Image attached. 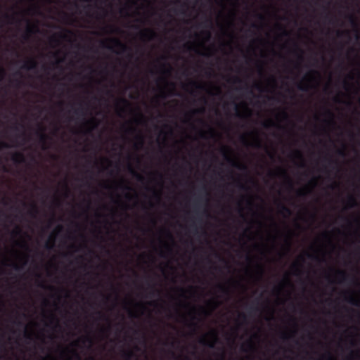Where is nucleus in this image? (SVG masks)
I'll return each instance as SVG.
<instances>
[{
	"instance_id": "1",
	"label": "nucleus",
	"mask_w": 360,
	"mask_h": 360,
	"mask_svg": "<svg viewBox=\"0 0 360 360\" xmlns=\"http://www.w3.org/2000/svg\"><path fill=\"white\" fill-rule=\"evenodd\" d=\"M110 41L114 44V45L120 49V53H125L130 50V49L124 44H123L120 39L117 38L110 39Z\"/></svg>"
},
{
	"instance_id": "2",
	"label": "nucleus",
	"mask_w": 360,
	"mask_h": 360,
	"mask_svg": "<svg viewBox=\"0 0 360 360\" xmlns=\"http://www.w3.org/2000/svg\"><path fill=\"white\" fill-rule=\"evenodd\" d=\"M140 36L142 39L151 40L157 37V33L151 29H146L141 32Z\"/></svg>"
},
{
	"instance_id": "3",
	"label": "nucleus",
	"mask_w": 360,
	"mask_h": 360,
	"mask_svg": "<svg viewBox=\"0 0 360 360\" xmlns=\"http://www.w3.org/2000/svg\"><path fill=\"white\" fill-rule=\"evenodd\" d=\"M37 68V62L33 59L30 58L25 62L22 68L26 70H35Z\"/></svg>"
},
{
	"instance_id": "4",
	"label": "nucleus",
	"mask_w": 360,
	"mask_h": 360,
	"mask_svg": "<svg viewBox=\"0 0 360 360\" xmlns=\"http://www.w3.org/2000/svg\"><path fill=\"white\" fill-rule=\"evenodd\" d=\"M11 160L15 164H20L25 162V155L21 152H16L13 153L11 156Z\"/></svg>"
},
{
	"instance_id": "5",
	"label": "nucleus",
	"mask_w": 360,
	"mask_h": 360,
	"mask_svg": "<svg viewBox=\"0 0 360 360\" xmlns=\"http://www.w3.org/2000/svg\"><path fill=\"white\" fill-rule=\"evenodd\" d=\"M36 32H38V27L36 25H31L29 24L26 28L25 33L23 34V39L25 40L28 39L30 36Z\"/></svg>"
},
{
	"instance_id": "6",
	"label": "nucleus",
	"mask_w": 360,
	"mask_h": 360,
	"mask_svg": "<svg viewBox=\"0 0 360 360\" xmlns=\"http://www.w3.org/2000/svg\"><path fill=\"white\" fill-rule=\"evenodd\" d=\"M226 150H227V148H223L224 159L226 160V162H229L230 165H231L234 167L240 168L241 165H239L238 163L236 162L231 158H230L226 154Z\"/></svg>"
},
{
	"instance_id": "7",
	"label": "nucleus",
	"mask_w": 360,
	"mask_h": 360,
	"mask_svg": "<svg viewBox=\"0 0 360 360\" xmlns=\"http://www.w3.org/2000/svg\"><path fill=\"white\" fill-rule=\"evenodd\" d=\"M279 212L284 216H290L292 214L291 210L283 203L278 204Z\"/></svg>"
},
{
	"instance_id": "8",
	"label": "nucleus",
	"mask_w": 360,
	"mask_h": 360,
	"mask_svg": "<svg viewBox=\"0 0 360 360\" xmlns=\"http://www.w3.org/2000/svg\"><path fill=\"white\" fill-rule=\"evenodd\" d=\"M74 113L77 116L84 117L86 115V109L84 108L82 103L79 104V108L74 110Z\"/></svg>"
},
{
	"instance_id": "9",
	"label": "nucleus",
	"mask_w": 360,
	"mask_h": 360,
	"mask_svg": "<svg viewBox=\"0 0 360 360\" xmlns=\"http://www.w3.org/2000/svg\"><path fill=\"white\" fill-rule=\"evenodd\" d=\"M347 205L348 208H353L357 206V201L354 195H349L347 200Z\"/></svg>"
},
{
	"instance_id": "10",
	"label": "nucleus",
	"mask_w": 360,
	"mask_h": 360,
	"mask_svg": "<svg viewBox=\"0 0 360 360\" xmlns=\"http://www.w3.org/2000/svg\"><path fill=\"white\" fill-rule=\"evenodd\" d=\"M349 21L351 24V25L356 29V38H359V34H358V24L356 22V19L353 15H348Z\"/></svg>"
},
{
	"instance_id": "11",
	"label": "nucleus",
	"mask_w": 360,
	"mask_h": 360,
	"mask_svg": "<svg viewBox=\"0 0 360 360\" xmlns=\"http://www.w3.org/2000/svg\"><path fill=\"white\" fill-rule=\"evenodd\" d=\"M37 135L39 136L40 143L44 145L48 140L49 136L44 133V129H41L40 131H37Z\"/></svg>"
},
{
	"instance_id": "12",
	"label": "nucleus",
	"mask_w": 360,
	"mask_h": 360,
	"mask_svg": "<svg viewBox=\"0 0 360 360\" xmlns=\"http://www.w3.org/2000/svg\"><path fill=\"white\" fill-rule=\"evenodd\" d=\"M278 170H279L280 173L282 174L286 178L287 184H288L289 189L292 190L293 189V183H292V180L289 178V176L287 175L285 170H284L283 169H279Z\"/></svg>"
},
{
	"instance_id": "13",
	"label": "nucleus",
	"mask_w": 360,
	"mask_h": 360,
	"mask_svg": "<svg viewBox=\"0 0 360 360\" xmlns=\"http://www.w3.org/2000/svg\"><path fill=\"white\" fill-rule=\"evenodd\" d=\"M129 171L130 172V173L134 176L136 177V179L139 181H141V182H143V180H144V178L142 175H141L140 174H139L138 172H136L132 167L131 166H129Z\"/></svg>"
},
{
	"instance_id": "14",
	"label": "nucleus",
	"mask_w": 360,
	"mask_h": 360,
	"mask_svg": "<svg viewBox=\"0 0 360 360\" xmlns=\"http://www.w3.org/2000/svg\"><path fill=\"white\" fill-rule=\"evenodd\" d=\"M199 342L203 345H206L209 347L210 348H214V342H207L205 336H203L200 338Z\"/></svg>"
},
{
	"instance_id": "15",
	"label": "nucleus",
	"mask_w": 360,
	"mask_h": 360,
	"mask_svg": "<svg viewBox=\"0 0 360 360\" xmlns=\"http://www.w3.org/2000/svg\"><path fill=\"white\" fill-rule=\"evenodd\" d=\"M135 356V354L131 350L124 351L122 353V357L124 360H131V359Z\"/></svg>"
},
{
	"instance_id": "16",
	"label": "nucleus",
	"mask_w": 360,
	"mask_h": 360,
	"mask_svg": "<svg viewBox=\"0 0 360 360\" xmlns=\"http://www.w3.org/2000/svg\"><path fill=\"white\" fill-rule=\"evenodd\" d=\"M38 213H39V210H38V207H37V205L34 203L32 204L31 210L29 212L30 215L32 217H35Z\"/></svg>"
},
{
	"instance_id": "17",
	"label": "nucleus",
	"mask_w": 360,
	"mask_h": 360,
	"mask_svg": "<svg viewBox=\"0 0 360 360\" xmlns=\"http://www.w3.org/2000/svg\"><path fill=\"white\" fill-rule=\"evenodd\" d=\"M189 84L198 90H205V86L204 84H199L194 81L191 82Z\"/></svg>"
},
{
	"instance_id": "18",
	"label": "nucleus",
	"mask_w": 360,
	"mask_h": 360,
	"mask_svg": "<svg viewBox=\"0 0 360 360\" xmlns=\"http://www.w3.org/2000/svg\"><path fill=\"white\" fill-rule=\"evenodd\" d=\"M326 115L330 117V120H329V122L331 123L332 124H335V121H334V114L333 112L330 110H328L327 109L326 110Z\"/></svg>"
},
{
	"instance_id": "19",
	"label": "nucleus",
	"mask_w": 360,
	"mask_h": 360,
	"mask_svg": "<svg viewBox=\"0 0 360 360\" xmlns=\"http://www.w3.org/2000/svg\"><path fill=\"white\" fill-rule=\"evenodd\" d=\"M337 275H338L339 277H340V278H341V281H347V278H348L347 274H346V272H345V271H340V270L338 271H337Z\"/></svg>"
},
{
	"instance_id": "20",
	"label": "nucleus",
	"mask_w": 360,
	"mask_h": 360,
	"mask_svg": "<svg viewBox=\"0 0 360 360\" xmlns=\"http://www.w3.org/2000/svg\"><path fill=\"white\" fill-rule=\"evenodd\" d=\"M138 141V143L135 144L136 148H138V145L142 146L144 143V139L141 134H138L136 137Z\"/></svg>"
},
{
	"instance_id": "21",
	"label": "nucleus",
	"mask_w": 360,
	"mask_h": 360,
	"mask_svg": "<svg viewBox=\"0 0 360 360\" xmlns=\"http://www.w3.org/2000/svg\"><path fill=\"white\" fill-rule=\"evenodd\" d=\"M151 291L150 292V297H155L156 295H160V291L155 288L154 285L150 286Z\"/></svg>"
},
{
	"instance_id": "22",
	"label": "nucleus",
	"mask_w": 360,
	"mask_h": 360,
	"mask_svg": "<svg viewBox=\"0 0 360 360\" xmlns=\"http://www.w3.org/2000/svg\"><path fill=\"white\" fill-rule=\"evenodd\" d=\"M162 68H163V73L165 75H169L172 71V67L169 65L162 64Z\"/></svg>"
},
{
	"instance_id": "23",
	"label": "nucleus",
	"mask_w": 360,
	"mask_h": 360,
	"mask_svg": "<svg viewBox=\"0 0 360 360\" xmlns=\"http://www.w3.org/2000/svg\"><path fill=\"white\" fill-rule=\"evenodd\" d=\"M347 301L353 304V305H355V306H359L360 305V302L359 301H357L354 297L352 296H350L347 299Z\"/></svg>"
},
{
	"instance_id": "24",
	"label": "nucleus",
	"mask_w": 360,
	"mask_h": 360,
	"mask_svg": "<svg viewBox=\"0 0 360 360\" xmlns=\"http://www.w3.org/2000/svg\"><path fill=\"white\" fill-rule=\"evenodd\" d=\"M292 156H293L294 158H298V159H300L302 160H303V155H302V153L300 150H295L292 154Z\"/></svg>"
},
{
	"instance_id": "25",
	"label": "nucleus",
	"mask_w": 360,
	"mask_h": 360,
	"mask_svg": "<svg viewBox=\"0 0 360 360\" xmlns=\"http://www.w3.org/2000/svg\"><path fill=\"white\" fill-rule=\"evenodd\" d=\"M299 264L298 263H294L292 265V268L295 270V274L296 275H299L301 274V271L299 268Z\"/></svg>"
},
{
	"instance_id": "26",
	"label": "nucleus",
	"mask_w": 360,
	"mask_h": 360,
	"mask_svg": "<svg viewBox=\"0 0 360 360\" xmlns=\"http://www.w3.org/2000/svg\"><path fill=\"white\" fill-rule=\"evenodd\" d=\"M217 288H218V290H219L220 292H223V293H224V294H228V292H229V290H228L227 288H226V287H225L224 285L219 284V285H217Z\"/></svg>"
},
{
	"instance_id": "27",
	"label": "nucleus",
	"mask_w": 360,
	"mask_h": 360,
	"mask_svg": "<svg viewBox=\"0 0 360 360\" xmlns=\"http://www.w3.org/2000/svg\"><path fill=\"white\" fill-rule=\"evenodd\" d=\"M50 323H54L56 327H58L59 326L58 320V319L53 314L51 315Z\"/></svg>"
},
{
	"instance_id": "28",
	"label": "nucleus",
	"mask_w": 360,
	"mask_h": 360,
	"mask_svg": "<svg viewBox=\"0 0 360 360\" xmlns=\"http://www.w3.org/2000/svg\"><path fill=\"white\" fill-rule=\"evenodd\" d=\"M22 233V229L17 226L15 229L13 231L12 234L13 236H18L20 235Z\"/></svg>"
},
{
	"instance_id": "29",
	"label": "nucleus",
	"mask_w": 360,
	"mask_h": 360,
	"mask_svg": "<svg viewBox=\"0 0 360 360\" xmlns=\"http://www.w3.org/2000/svg\"><path fill=\"white\" fill-rule=\"evenodd\" d=\"M297 88L301 90V91H307L309 90V86L308 85H306V84H304L303 83H300L298 85H297Z\"/></svg>"
},
{
	"instance_id": "30",
	"label": "nucleus",
	"mask_w": 360,
	"mask_h": 360,
	"mask_svg": "<svg viewBox=\"0 0 360 360\" xmlns=\"http://www.w3.org/2000/svg\"><path fill=\"white\" fill-rule=\"evenodd\" d=\"M205 112V108H199V109H197V110H193L191 111V114L189 115H187L188 116L191 117V115H193L195 114H197V113H202Z\"/></svg>"
},
{
	"instance_id": "31",
	"label": "nucleus",
	"mask_w": 360,
	"mask_h": 360,
	"mask_svg": "<svg viewBox=\"0 0 360 360\" xmlns=\"http://www.w3.org/2000/svg\"><path fill=\"white\" fill-rule=\"evenodd\" d=\"M274 122L272 120H268L266 122H264L263 123V126L265 128H269V127H271V126H274Z\"/></svg>"
},
{
	"instance_id": "32",
	"label": "nucleus",
	"mask_w": 360,
	"mask_h": 360,
	"mask_svg": "<svg viewBox=\"0 0 360 360\" xmlns=\"http://www.w3.org/2000/svg\"><path fill=\"white\" fill-rule=\"evenodd\" d=\"M11 148V146L8 143H7L4 141H0V151L4 148Z\"/></svg>"
},
{
	"instance_id": "33",
	"label": "nucleus",
	"mask_w": 360,
	"mask_h": 360,
	"mask_svg": "<svg viewBox=\"0 0 360 360\" xmlns=\"http://www.w3.org/2000/svg\"><path fill=\"white\" fill-rule=\"evenodd\" d=\"M344 34H347V35L349 34V31H340V30L337 31V36L338 37H341Z\"/></svg>"
},
{
	"instance_id": "34",
	"label": "nucleus",
	"mask_w": 360,
	"mask_h": 360,
	"mask_svg": "<svg viewBox=\"0 0 360 360\" xmlns=\"http://www.w3.org/2000/svg\"><path fill=\"white\" fill-rule=\"evenodd\" d=\"M119 103H122L125 106H129L130 105L129 102L127 99H125V98H120V101H119Z\"/></svg>"
},
{
	"instance_id": "35",
	"label": "nucleus",
	"mask_w": 360,
	"mask_h": 360,
	"mask_svg": "<svg viewBox=\"0 0 360 360\" xmlns=\"http://www.w3.org/2000/svg\"><path fill=\"white\" fill-rule=\"evenodd\" d=\"M95 122H96V119H95V118H94V117H92V118H91L90 120H86V121L85 122V124H86V125H90V124H95Z\"/></svg>"
},
{
	"instance_id": "36",
	"label": "nucleus",
	"mask_w": 360,
	"mask_h": 360,
	"mask_svg": "<svg viewBox=\"0 0 360 360\" xmlns=\"http://www.w3.org/2000/svg\"><path fill=\"white\" fill-rule=\"evenodd\" d=\"M295 50L300 53V54L298 56L299 59L302 60L303 59L302 55L303 53L302 50L300 49L297 45H295Z\"/></svg>"
},
{
	"instance_id": "37",
	"label": "nucleus",
	"mask_w": 360,
	"mask_h": 360,
	"mask_svg": "<svg viewBox=\"0 0 360 360\" xmlns=\"http://www.w3.org/2000/svg\"><path fill=\"white\" fill-rule=\"evenodd\" d=\"M165 233H166V234H167V236L170 240H172V241L173 244H175V243H174V241L173 236L172 235V233H170V231H168V230H166V231H165Z\"/></svg>"
},
{
	"instance_id": "38",
	"label": "nucleus",
	"mask_w": 360,
	"mask_h": 360,
	"mask_svg": "<svg viewBox=\"0 0 360 360\" xmlns=\"http://www.w3.org/2000/svg\"><path fill=\"white\" fill-rule=\"evenodd\" d=\"M297 194L300 197H304L306 195V192L304 191V190L302 189V190H299L297 192Z\"/></svg>"
},
{
	"instance_id": "39",
	"label": "nucleus",
	"mask_w": 360,
	"mask_h": 360,
	"mask_svg": "<svg viewBox=\"0 0 360 360\" xmlns=\"http://www.w3.org/2000/svg\"><path fill=\"white\" fill-rule=\"evenodd\" d=\"M314 75L319 76V73L316 70H311L307 76L311 77Z\"/></svg>"
},
{
	"instance_id": "40",
	"label": "nucleus",
	"mask_w": 360,
	"mask_h": 360,
	"mask_svg": "<svg viewBox=\"0 0 360 360\" xmlns=\"http://www.w3.org/2000/svg\"><path fill=\"white\" fill-rule=\"evenodd\" d=\"M98 313L100 315V319H101L106 320V321H109L108 318L104 314L101 313V311H98Z\"/></svg>"
},
{
	"instance_id": "41",
	"label": "nucleus",
	"mask_w": 360,
	"mask_h": 360,
	"mask_svg": "<svg viewBox=\"0 0 360 360\" xmlns=\"http://www.w3.org/2000/svg\"><path fill=\"white\" fill-rule=\"evenodd\" d=\"M13 268L15 270V271H20L22 269V266H20V265H18L16 264H13L12 265Z\"/></svg>"
},
{
	"instance_id": "42",
	"label": "nucleus",
	"mask_w": 360,
	"mask_h": 360,
	"mask_svg": "<svg viewBox=\"0 0 360 360\" xmlns=\"http://www.w3.org/2000/svg\"><path fill=\"white\" fill-rule=\"evenodd\" d=\"M50 40H51V42H53V43H56V44H58L59 42L56 35L52 36L51 37Z\"/></svg>"
},
{
	"instance_id": "43",
	"label": "nucleus",
	"mask_w": 360,
	"mask_h": 360,
	"mask_svg": "<svg viewBox=\"0 0 360 360\" xmlns=\"http://www.w3.org/2000/svg\"><path fill=\"white\" fill-rule=\"evenodd\" d=\"M58 37L63 40L68 39V36L67 34H58Z\"/></svg>"
},
{
	"instance_id": "44",
	"label": "nucleus",
	"mask_w": 360,
	"mask_h": 360,
	"mask_svg": "<svg viewBox=\"0 0 360 360\" xmlns=\"http://www.w3.org/2000/svg\"><path fill=\"white\" fill-rule=\"evenodd\" d=\"M325 160H327L328 162V164L330 165H333V164H337V162L335 161H334L333 159L331 158H325L324 159Z\"/></svg>"
},
{
	"instance_id": "45",
	"label": "nucleus",
	"mask_w": 360,
	"mask_h": 360,
	"mask_svg": "<svg viewBox=\"0 0 360 360\" xmlns=\"http://www.w3.org/2000/svg\"><path fill=\"white\" fill-rule=\"evenodd\" d=\"M279 27H280V28H281V29L283 30V33H282L283 36H285V37L289 36V32H288L287 30H285L283 27H281V26H279Z\"/></svg>"
},
{
	"instance_id": "46",
	"label": "nucleus",
	"mask_w": 360,
	"mask_h": 360,
	"mask_svg": "<svg viewBox=\"0 0 360 360\" xmlns=\"http://www.w3.org/2000/svg\"><path fill=\"white\" fill-rule=\"evenodd\" d=\"M73 354L77 360H82L81 356L76 351H73Z\"/></svg>"
},
{
	"instance_id": "47",
	"label": "nucleus",
	"mask_w": 360,
	"mask_h": 360,
	"mask_svg": "<svg viewBox=\"0 0 360 360\" xmlns=\"http://www.w3.org/2000/svg\"><path fill=\"white\" fill-rule=\"evenodd\" d=\"M337 153L340 156H345V150L343 149H339L337 150Z\"/></svg>"
},
{
	"instance_id": "48",
	"label": "nucleus",
	"mask_w": 360,
	"mask_h": 360,
	"mask_svg": "<svg viewBox=\"0 0 360 360\" xmlns=\"http://www.w3.org/2000/svg\"><path fill=\"white\" fill-rule=\"evenodd\" d=\"M238 187H239L241 190H246V189H247V187H246L244 184H243L242 183H240V182H239V181L238 182Z\"/></svg>"
},
{
	"instance_id": "49",
	"label": "nucleus",
	"mask_w": 360,
	"mask_h": 360,
	"mask_svg": "<svg viewBox=\"0 0 360 360\" xmlns=\"http://www.w3.org/2000/svg\"><path fill=\"white\" fill-rule=\"evenodd\" d=\"M241 82V79H240L238 77H234L232 81L233 83H240Z\"/></svg>"
},
{
	"instance_id": "50",
	"label": "nucleus",
	"mask_w": 360,
	"mask_h": 360,
	"mask_svg": "<svg viewBox=\"0 0 360 360\" xmlns=\"http://www.w3.org/2000/svg\"><path fill=\"white\" fill-rule=\"evenodd\" d=\"M4 18H5L6 19H7V20H9V19L14 20V19H15V16H14V15L11 16V15H8V14H5V15H4Z\"/></svg>"
},
{
	"instance_id": "51",
	"label": "nucleus",
	"mask_w": 360,
	"mask_h": 360,
	"mask_svg": "<svg viewBox=\"0 0 360 360\" xmlns=\"http://www.w3.org/2000/svg\"><path fill=\"white\" fill-rule=\"evenodd\" d=\"M136 131V129L135 128H133V127H129L127 129V133H133Z\"/></svg>"
},
{
	"instance_id": "52",
	"label": "nucleus",
	"mask_w": 360,
	"mask_h": 360,
	"mask_svg": "<svg viewBox=\"0 0 360 360\" xmlns=\"http://www.w3.org/2000/svg\"><path fill=\"white\" fill-rule=\"evenodd\" d=\"M249 309L250 311H258V309L256 308V307H254L252 306H250L249 307Z\"/></svg>"
},
{
	"instance_id": "53",
	"label": "nucleus",
	"mask_w": 360,
	"mask_h": 360,
	"mask_svg": "<svg viewBox=\"0 0 360 360\" xmlns=\"http://www.w3.org/2000/svg\"><path fill=\"white\" fill-rule=\"evenodd\" d=\"M239 316H240L241 319H243L244 321H246V319H247V316H246V315H245V314H239Z\"/></svg>"
},
{
	"instance_id": "54",
	"label": "nucleus",
	"mask_w": 360,
	"mask_h": 360,
	"mask_svg": "<svg viewBox=\"0 0 360 360\" xmlns=\"http://www.w3.org/2000/svg\"><path fill=\"white\" fill-rule=\"evenodd\" d=\"M65 32L71 36L74 35V32L70 30H65Z\"/></svg>"
},
{
	"instance_id": "55",
	"label": "nucleus",
	"mask_w": 360,
	"mask_h": 360,
	"mask_svg": "<svg viewBox=\"0 0 360 360\" xmlns=\"http://www.w3.org/2000/svg\"><path fill=\"white\" fill-rule=\"evenodd\" d=\"M154 197L156 198L158 200H160V194L158 192L154 191Z\"/></svg>"
},
{
	"instance_id": "56",
	"label": "nucleus",
	"mask_w": 360,
	"mask_h": 360,
	"mask_svg": "<svg viewBox=\"0 0 360 360\" xmlns=\"http://www.w3.org/2000/svg\"><path fill=\"white\" fill-rule=\"evenodd\" d=\"M22 247H24L26 250H30L29 246L25 242L22 243Z\"/></svg>"
},
{
	"instance_id": "57",
	"label": "nucleus",
	"mask_w": 360,
	"mask_h": 360,
	"mask_svg": "<svg viewBox=\"0 0 360 360\" xmlns=\"http://www.w3.org/2000/svg\"><path fill=\"white\" fill-rule=\"evenodd\" d=\"M5 75V71L3 68H0V76L3 77Z\"/></svg>"
},
{
	"instance_id": "58",
	"label": "nucleus",
	"mask_w": 360,
	"mask_h": 360,
	"mask_svg": "<svg viewBox=\"0 0 360 360\" xmlns=\"http://www.w3.org/2000/svg\"><path fill=\"white\" fill-rule=\"evenodd\" d=\"M167 84L170 85L172 87V90L174 89V88H175V84L174 83H173V82H169H169H167Z\"/></svg>"
},
{
	"instance_id": "59",
	"label": "nucleus",
	"mask_w": 360,
	"mask_h": 360,
	"mask_svg": "<svg viewBox=\"0 0 360 360\" xmlns=\"http://www.w3.org/2000/svg\"><path fill=\"white\" fill-rule=\"evenodd\" d=\"M102 45H103V46H104V47H105V48H107V49H108L112 50V46H106V45H105V44L104 42H103V43H102Z\"/></svg>"
},
{
	"instance_id": "60",
	"label": "nucleus",
	"mask_w": 360,
	"mask_h": 360,
	"mask_svg": "<svg viewBox=\"0 0 360 360\" xmlns=\"http://www.w3.org/2000/svg\"><path fill=\"white\" fill-rule=\"evenodd\" d=\"M257 18L261 20H264V15H261V14H258L257 15Z\"/></svg>"
},
{
	"instance_id": "61",
	"label": "nucleus",
	"mask_w": 360,
	"mask_h": 360,
	"mask_svg": "<svg viewBox=\"0 0 360 360\" xmlns=\"http://www.w3.org/2000/svg\"><path fill=\"white\" fill-rule=\"evenodd\" d=\"M25 337L30 340H31V338H32L31 335L29 333H27L25 334Z\"/></svg>"
},
{
	"instance_id": "62",
	"label": "nucleus",
	"mask_w": 360,
	"mask_h": 360,
	"mask_svg": "<svg viewBox=\"0 0 360 360\" xmlns=\"http://www.w3.org/2000/svg\"><path fill=\"white\" fill-rule=\"evenodd\" d=\"M248 346L249 347L250 349H253V345L250 341L248 342Z\"/></svg>"
},
{
	"instance_id": "63",
	"label": "nucleus",
	"mask_w": 360,
	"mask_h": 360,
	"mask_svg": "<svg viewBox=\"0 0 360 360\" xmlns=\"http://www.w3.org/2000/svg\"><path fill=\"white\" fill-rule=\"evenodd\" d=\"M329 360H334L333 357L332 356L331 354L328 353L327 355Z\"/></svg>"
},
{
	"instance_id": "64",
	"label": "nucleus",
	"mask_w": 360,
	"mask_h": 360,
	"mask_svg": "<svg viewBox=\"0 0 360 360\" xmlns=\"http://www.w3.org/2000/svg\"><path fill=\"white\" fill-rule=\"evenodd\" d=\"M52 247H53V245H49V244L48 243L46 244V248L48 250L51 249Z\"/></svg>"
}]
</instances>
